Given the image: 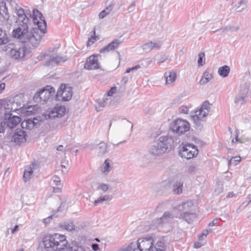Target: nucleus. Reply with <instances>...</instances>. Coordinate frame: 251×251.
<instances>
[{
	"instance_id": "obj_5",
	"label": "nucleus",
	"mask_w": 251,
	"mask_h": 251,
	"mask_svg": "<svg viewBox=\"0 0 251 251\" xmlns=\"http://www.w3.org/2000/svg\"><path fill=\"white\" fill-rule=\"evenodd\" d=\"M3 50L8 52L12 58L16 60L22 59L27 52V49L25 46L16 47L13 43L8 44Z\"/></svg>"
},
{
	"instance_id": "obj_37",
	"label": "nucleus",
	"mask_w": 251,
	"mask_h": 251,
	"mask_svg": "<svg viewBox=\"0 0 251 251\" xmlns=\"http://www.w3.org/2000/svg\"><path fill=\"white\" fill-rule=\"evenodd\" d=\"M70 251H85L84 247L76 242H72L70 246Z\"/></svg>"
},
{
	"instance_id": "obj_24",
	"label": "nucleus",
	"mask_w": 251,
	"mask_h": 251,
	"mask_svg": "<svg viewBox=\"0 0 251 251\" xmlns=\"http://www.w3.org/2000/svg\"><path fill=\"white\" fill-rule=\"evenodd\" d=\"M213 78V75L210 73L208 69H206L201 77V80L199 81V83L201 85H204L208 83Z\"/></svg>"
},
{
	"instance_id": "obj_48",
	"label": "nucleus",
	"mask_w": 251,
	"mask_h": 251,
	"mask_svg": "<svg viewBox=\"0 0 251 251\" xmlns=\"http://www.w3.org/2000/svg\"><path fill=\"white\" fill-rule=\"evenodd\" d=\"M42 118L40 116H36V117L34 118L33 120H34V121L36 123V127H38V126L40 125V123L42 122Z\"/></svg>"
},
{
	"instance_id": "obj_13",
	"label": "nucleus",
	"mask_w": 251,
	"mask_h": 251,
	"mask_svg": "<svg viewBox=\"0 0 251 251\" xmlns=\"http://www.w3.org/2000/svg\"><path fill=\"white\" fill-rule=\"evenodd\" d=\"M153 242V238L151 236H147L139 238L137 243L138 244L139 248H141L143 251H151V249L152 248Z\"/></svg>"
},
{
	"instance_id": "obj_7",
	"label": "nucleus",
	"mask_w": 251,
	"mask_h": 251,
	"mask_svg": "<svg viewBox=\"0 0 251 251\" xmlns=\"http://www.w3.org/2000/svg\"><path fill=\"white\" fill-rule=\"evenodd\" d=\"M198 153L197 147L191 143L184 144L180 149L179 155L187 159L194 157Z\"/></svg>"
},
{
	"instance_id": "obj_29",
	"label": "nucleus",
	"mask_w": 251,
	"mask_h": 251,
	"mask_svg": "<svg viewBox=\"0 0 251 251\" xmlns=\"http://www.w3.org/2000/svg\"><path fill=\"white\" fill-rule=\"evenodd\" d=\"M34 120H33L32 118H29L25 120L22 123V126L23 128L25 127L28 129H32L34 127L37 128L36 123H35Z\"/></svg>"
},
{
	"instance_id": "obj_36",
	"label": "nucleus",
	"mask_w": 251,
	"mask_h": 251,
	"mask_svg": "<svg viewBox=\"0 0 251 251\" xmlns=\"http://www.w3.org/2000/svg\"><path fill=\"white\" fill-rule=\"evenodd\" d=\"M183 183L181 181H176L173 184V191L175 194H180L182 193Z\"/></svg>"
},
{
	"instance_id": "obj_54",
	"label": "nucleus",
	"mask_w": 251,
	"mask_h": 251,
	"mask_svg": "<svg viewBox=\"0 0 251 251\" xmlns=\"http://www.w3.org/2000/svg\"><path fill=\"white\" fill-rule=\"evenodd\" d=\"M209 231L207 229L204 230L201 233L199 236V239L200 240H202V237L203 236H206L208 234Z\"/></svg>"
},
{
	"instance_id": "obj_61",
	"label": "nucleus",
	"mask_w": 251,
	"mask_h": 251,
	"mask_svg": "<svg viewBox=\"0 0 251 251\" xmlns=\"http://www.w3.org/2000/svg\"><path fill=\"white\" fill-rule=\"evenodd\" d=\"M5 109H6V108L3 106L1 100H0V114L1 113L2 110H5Z\"/></svg>"
},
{
	"instance_id": "obj_25",
	"label": "nucleus",
	"mask_w": 251,
	"mask_h": 251,
	"mask_svg": "<svg viewBox=\"0 0 251 251\" xmlns=\"http://www.w3.org/2000/svg\"><path fill=\"white\" fill-rule=\"evenodd\" d=\"M151 251H166V246L164 241L159 240L155 244L152 243Z\"/></svg>"
},
{
	"instance_id": "obj_52",
	"label": "nucleus",
	"mask_w": 251,
	"mask_h": 251,
	"mask_svg": "<svg viewBox=\"0 0 251 251\" xmlns=\"http://www.w3.org/2000/svg\"><path fill=\"white\" fill-rule=\"evenodd\" d=\"M197 169V166L195 165H191L188 168V172L190 173H194Z\"/></svg>"
},
{
	"instance_id": "obj_50",
	"label": "nucleus",
	"mask_w": 251,
	"mask_h": 251,
	"mask_svg": "<svg viewBox=\"0 0 251 251\" xmlns=\"http://www.w3.org/2000/svg\"><path fill=\"white\" fill-rule=\"evenodd\" d=\"M52 180L56 185H59L60 182V178L59 176H54L52 178Z\"/></svg>"
},
{
	"instance_id": "obj_33",
	"label": "nucleus",
	"mask_w": 251,
	"mask_h": 251,
	"mask_svg": "<svg viewBox=\"0 0 251 251\" xmlns=\"http://www.w3.org/2000/svg\"><path fill=\"white\" fill-rule=\"evenodd\" d=\"M110 160L106 159L101 166V172L105 175L108 174L112 168L110 165Z\"/></svg>"
},
{
	"instance_id": "obj_16",
	"label": "nucleus",
	"mask_w": 251,
	"mask_h": 251,
	"mask_svg": "<svg viewBox=\"0 0 251 251\" xmlns=\"http://www.w3.org/2000/svg\"><path fill=\"white\" fill-rule=\"evenodd\" d=\"M55 90L53 87L47 85L45 88L40 90L41 100L44 102H46L54 95Z\"/></svg>"
},
{
	"instance_id": "obj_58",
	"label": "nucleus",
	"mask_w": 251,
	"mask_h": 251,
	"mask_svg": "<svg viewBox=\"0 0 251 251\" xmlns=\"http://www.w3.org/2000/svg\"><path fill=\"white\" fill-rule=\"evenodd\" d=\"M217 221H218L217 219H213L212 222H210L208 224V226H215L217 223Z\"/></svg>"
},
{
	"instance_id": "obj_55",
	"label": "nucleus",
	"mask_w": 251,
	"mask_h": 251,
	"mask_svg": "<svg viewBox=\"0 0 251 251\" xmlns=\"http://www.w3.org/2000/svg\"><path fill=\"white\" fill-rule=\"evenodd\" d=\"M135 0H134V1L130 4V5L128 7V12L130 13L133 11V8L135 6Z\"/></svg>"
},
{
	"instance_id": "obj_32",
	"label": "nucleus",
	"mask_w": 251,
	"mask_h": 251,
	"mask_svg": "<svg viewBox=\"0 0 251 251\" xmlns=\"http://www.w3.org/2000/svg\"><path fill=\"white\" fill-rule=\"evenodd\" d=\"M195 218V214L193 213L185 212L180 215V219H181L188 223H190L193 219Z\"/></svg>"
},
{
	"instance_id": "obj_6",
	"label": "nucleus",
	"mask_w": 251,
	"mask_h": 251,
	"mask_svg": "<svg viewBox=\"0 0 251 251\" xmlns=\"http://www.w3.org/2000/svg\"><path fill=\"white\" fill-rule=\"evenodd\" d=\"M170 129L174 133L180 135L189 130L190 125L187 121L178 119L171 124Z\"/></svg>"
},
{
	"instance_id": "obj_42",
	"label": "nucleus",
	"mask_w": 251,
	"mask_h": 251,
	"mask_svg": "<svg viewBox=\"0 0 251 251\" xmlns=\"http://www.w3.org/2000/svg\"><path fill=\"white\" fill-rule=\"evenodd\" d=\"M192 204L191 202L190 201H186L183 202L181 205H179L178 206V209L179 210H188L189 209V206Z\"/></svg>"
},
{
	"instance_id": "obj_39",
	"label": "nucleus",
	"mask_w": 251,
	"mask_h": 251,
	"mask_svg": "<svg viewBox=\"0 0 251 251\" xmlns=\"http://www.w3.org/2000/svg\"><path fill=\"white\" fill-rule=\"evenodd\" d=\"M198 63L199 66H203L205 63V53L203 52H200L198 55Z\"/></svg>"
},
{
	"instance_id": "obj_31",
	"label": "nucleus",
	"mask_w": 251,
	"mask_h": 251,
	"mask_svg": "<svg viewBox=\"0 0 251 251\" xmlns=\"http://www.w3.org/2000/svg\"><path fill=\"white\" fill-rule=\"evenodd\" d=\"M9 41L10 38L6 31L0 27V46L8 43Z\"/></svg>"
},
{
	"instance_id": "obj_8",
	"label": "nucleus",
	"mask_w": 251,
	"mask_h": 251,
	"mask_svg": "<svg viewBox=\"0 0 251 251\" xmlns=\"http://www.w3.org/2000/svg\"><path fill=\"white\" fill-rule=\"evenodd\" d=\"M56 96L59 100L61 98L62 101L70 100L72 97V88L67 87L65 84H62L57 90Z\"/></svg>"
},
{
	"instance_id": "obj_30",
	"label": "nucleus",
	"mask_w": 251,
	"mask_h": 251,
	"mask_svg": "<svg viewBox=\"0 0 251 251\" xmlns=\"http://www.w3.org/2000/svg\"><path fill=\"white\" fill-rule=\"evenodd\" d=\"M164 77L166 84H170L175 81L176 77V73L171 71L166 72L164 74Z\"/></svg>"
},
{
	"instance_id": "obj_9",
	"label": "nucleus",
	"mask_w": 251,
	"mask_h": 251,
	"mask_svg": "<svg viewBox=\"0 0 251 251\" xmlns=\"http://www.w3.org/2000/svg\"><path fill=\"white\" fill-rule=\"evenodd\" d=\"M7 3L15 9L17 15L18 16V20L22 23L27 24L29 22V19L25 13L24 9L19 7L18 4L15 3L14 0H7Z\"/></svg>"
},
{
	"instance_id": "obj_27",
	"label": "nucleus",
	"mask_w": 251,
	"mask_h": 251,
	"mask_svg": "<svg viewBox=\"0 0 251 251\" xmlns=\"http://www.w3.org/2000/svg\"><path fill=\"white\" fill-rule=\"evenodd\" d=\"M118 251H143L141 248H139L137 243H131L128 246L123 247Z\"/></svg>"
},
{
	"instance_id": "obj_19",
	"label": "nucleus",
	"mask_w": 251,
	"mask_h": 251,
	"mask_svg": "<svg viewBox=\"0 0 251 251\" xmlns=\"http://www.w3.org/2000/svg\"><path fill=\"white\" fill-rule=\"evenodd\" d=\"M173 218L174 216L171 213L169 212H165L161 217L154 220L153 221V224L154 226H158L163 223L168 222Z\"/></svg>"
},
{
	"instance_id": "obj_12",
	"label": "nucleus",
	"mask_w": 251,
	"mask_h": 251,
	"mask_svg": "<svg viewBox=\"0 0 251 251\" xmlns=\"http://www.w3.org/2000/svg\"><path fill=\"white\" fill-rule=\"evenodd\" d=\"M28 28L27 24H20L13 30L12 35L14 37L20 39L22 42L28 33Z\"/></svg>"
},
{
	"instance_id": "obj_59",
	"label": "nucleus",
	"mask_w": 251,
	"mask_h": 251,
	"mask_svg": "<svg viewBox=\"0 0 251 251\" xmlns=\"http://www.w3.org/2000/svg\"><path fill=\"white\" fill-rule=\"evenodd\" d=\"M201 246H202V244L199 242H195L194 245V247L196 249H198V248L201 247Z\"/></svg>"
},
{
	"instance_id": "obj_28",
	"label": "nucleus",
	"mask_w": 251,
	"mask_h": 251,
	"mask_svg": "<svg viewBox=\"0 0 251 251\" xmlns=\"http://www.w3.org/2000/svg\"><path fill=\"white\" fill-rule=\"evenodd\" d=\"M8 5H10L7 3V0L6 2L2 3L0 5V15H1L4 20H8L9 17L7 9Z\"/></svg>"
},
{
	"instance_id": "obj_57",
	"label": "nucleus",
	"mask_w": 251,
	"mask_h": 251,
	"mask_svg": "<svg viewBox=\"0 0 251 251\" xmlns=\"http://www.w3.org/2000/svg\"><path fill=\"white\" fill-rule=\"evenodd\" d=\"M92 248L93 251H97L99 249V245L97 244H93L92 245Z\"/></svg>"
},
{
	"instance_id": "obj_2",
	"label": "nucleus",
	"mask_w": 251,
	"mask_h": 251,
	"mask_svg": "<svg viewBox=\"0 0 251 251\" xmlns=\"http://www.w3.org/2000/svg\"><path fill=\"white\" fill-rule=\"evenodd\" d=\"M174 140L172 136L167 135L161 136L154 141L148 150L149 154L156 157L160 156L169 151L173 148Z\"/></svg>"
},
{
	"instance_id": "obj_23",
	"label": "nucleus",
	"mask_w": 251,
	"mask_h": 251,
	"mask_svg": "<svg viewBox=\"0 0 251 251\" xmlns=\"http://www.w3.org/2000/svg\"><path fill=\"white\" fill-rule=\"evenodd\" d=\"M248 0H232V4L237 11H241L247 7Z\"/></svg>"
},
{
	"instance_id": "obj_44",
	"label": "nucleus",
	"mask_w": 251,
	"mask_h": 251,
	"mask_svg": "<svg viewBox=\"0 0 251 251\" xmlns=\"http://www.w3.org/2000/svg\"><path fill=\"white\" fill-rule=\"evenodd\" d=\"M109 186L105 183H99L97 190L101 189L103 192H106L108 189Z\"/></svg>"
},
{
	"instance_id": "obj_4",
	"label": "nucleus",
	"mask_w": 251,
	"mask_h": 251,
	"mask_svg": "<svg viewBox=\"0 0 251 251\" xmlns=\"http://www.w3.org/2000/svg\"><path fill=\"white\" fill-rule=\"evenodd\" d=\"M40 60H45L44 65L47 67H53L58 65L60 62H65L67 60L66 56H61L58 54H50L48 52L41 53L37 57Z\"/></svg>"
},
{
	"instance_id": "obj_10",
	"label": "nucleus",
	"mask_w": 251,
	"mask_h": 251,
	"mask_svg": "<svg viewBox=\"0 0 251 251\" xmlns=\"http://www.w3.org/2000/svg\"><path fill=\"white\" fill-rule=\"evenodd\" d=\"M21 118L17 116H12L11 113L4 112L3 123H5L6 127L13 128L20 122Z\"/></svg>"
},
{
	"instance_id": "obj_21",
	"label": "nucleus",
	"mask_w": 251,
	"mask_h": 251,
	"mask_svg": "<svg viewBox=\"0 0 251 251\" xmlns=\"http://www.w3.org/2000/svg\"><path fill=\"white\" fill-rule=\"evenodd\" d=\"M248 93V89L241 90L240 93L235 98L234 102L237 105H242L246 102L245 98Z\"/></svg>"
},
{
	"instance_id": "obj_17",
	"label": "nucleus",
	"mask_w": 251,
	"mask_h": 251,
	"mask_svg": "<svg viewBox=\"0 0 251 251\" xmlns=\"http://www.w3.org/2000/svg\"><path fill=\"white\" fill-rule=\"evenodd\" d=\"M26 132L22 129H17L12 137V141L19 144L26 141Z\"/></svg>"
},
{
	"instance_id": "obj_40",
	"label": "nucleus",
	"mask_w": 251,
	"mask_h": 251,
	"mask_svg": "<svg viewBox=\"0 0 251 251\" xmlns=\"http://www.w3.org/2000/svg\"><path fill=\"white\" fill-rule=\"evenodd\" d=\"M110 199V196L109 195H104L98 198V199L95 200L94 202V204L97 206L98 204L102 203L103 201H107Z\"/></svg>"
},
{
	"instance_id": "obj_60",
	"label": "nucleus",
	"mask_w": 251,
	"mask_h": 251,
	"mask_svg": "<svg viewBox=\"0 0 251 251\" xmlns=\"http://www.w3.org/2000/svg\"><path fill=\"white\" fill-rule=\"evenodd\" d=\"M5 87V84L4 83H0V93L4 89Z\"/></svg>"
},
{
	"instance_id": "obj_3",
	"label": "nucleus",
	"mask_w": 251,
	"mask_h": 251,
	"mask_svg": "<svg viewBox=\"0 0 251 251\" xmlns=\"http://www.w3.org/2000/svg\"><path fill=\"white\" fill-rule=\"evenodd\" d=\"M43 243L46 251H66L68 244L65 236L58 233L44 237Z\"/></svg>"
},
{
	"instance_id": "obj_64",
	"label": "nucleus",
	"mask_w": 251,
	"mask_h": 251,
	"mask_svg": "<svg viewBox=\"0 0 251 251\" xmlns=\"http://www.w3.org/2000/svg\"><path fill=\"white\" fill-rule=\"evenodd\" d=\"M234 196V194L233 192H230L228 194L227 197L232 198Z\"/></svg>"
},
{
	"instance_id": "obj_51",
	"label": "nucleus",
	"mask_w": 251,
	"mask_h": 251,
	"mask_svg": "<svg viewBox=\"0 0 251 251\" xmlns=\"http://www.w3.org/2000/svg\"><path fill=\"white\" fill-rule=\"evenodd\" d=\"M239 26H230V27H226L225 28H224L223 30V32H224V31H227V30H231L232 31H237L239 29Z\"/></svg>"
},
{
	"instance_id": "obj_49",
	"label": "nucleus",
	"mask_w": 251,
	"mask_h": 251,
	"mask_svg": "<svg viewBox=\"0 0 251 251\" xmlns=\"http://www.w3.org/2000/svg\"><path fill=\"white\" fill-rule=\"evenodd\" d=\"M188 111V108L186 106L182 105L179 107V112L181 113L187 114Z\"/></svg>"
},
{
	"instance_id": "obj_47",
	"label": "nucleus",
	"mask_w": 251,
	"mask_h": 251,
	"mask_svg": "<svg viewBox=\"0 0 251 251\" xmlns=\"http://www.w3.org/2000/svg\"><path fill=\"white\" fill-rule=\"evenodd\" d=\"M209 105H210V103L208 102V101H205L203 103L201 108L203 109L204 111L207 110V111H209V108H210Z\"/></svg>"
},
{
	"instance_id": "obj_63",
	"label": "nucleus",
	"mask_w": 251,
	"mask_h": 251,
	"mask_svg": "<svg viewBox=\"0 0 251 251\" xmlns=\"http://www.w3.org/2000/svg\"><path fill=\"white\" fill-rule=\"evenodd\" d=\"M63 149V146L62 145H59L57 148V150L58 151H61Z\"/></svg>"
},
{
	"instance_id": "obj_20",
	"label": "nucleus",
	"mask_w": 251,
	"mask_h": 251,
	"mask_svg": "<svg viewBox=\"0 0 251 251\" xmlns=\"http://www.w3.org/2000/svg\"><path fill=\"white\" fill-rule=\"evenodd\" d=\"M38 168V165L35 162H32L29 166H27L25 169L23 175L25 181L29 180L33 174V170H37Z\"/></svg>"
},
{
	"instance_id": "obj_46",
	"label": "nucleus",
	"mask_w": 251,
	"mask_h": 251,
	"mask_svg": "<svg viewBox=\"0 0 251 251\" xmlns=\"http://www.w3.org/2000/svg\"><path fill=\"white\" fill-rule=\"evenodd\" d=\"M5 128V123L0 120V137L1 136V134L4 133Z\"/></svg>"
},
{
	"instance_id": "obj_45",
	"label": "nucleus",
	"mask_w": 251,
	"mask_h": 251,
	"mask_svg": "<svg viewBox=\"0 0 251 251\" xmlns=\"http://www.w3.org/2000/svg\"><path fill=\"white\" fill-rule=\"evenodd\" d=\"M41 93H40V90L37 92L33 97V100L36 102H40L42 101L41 100Z\"/></svg>"
},
{
	"instance_id": "obj_1",
	"label": "nucleus",
	"mask_w": 251,
	"mask_h": 251,
	"mask_svg": "<svg viewBox=\"0 0 251 251\" xmlns=\"http://www.w3.org/2000/svg\"><path fill=\"white\" fill-rule=\"evenodd\" d=\"M32 16L33 23L37 25V27L32 28L30 32H28L22 42L35 48L39 45L42 37L47 32V24L42 14L38 10H33Z\"/></svg>"
},
{
	"instance_id": "obj_38",
	"label": "nucleus",
	"mask_w": 251,
	"mask_h": 251,
	"mask_svg": "<svg viewBox=\"0 0 251 251\" xmlns=\"http://www.w3.org/2000/svg\"><path fill=\"white\" fill-rule=\"evenodd\" d=\"M59 226L68 231H72L75 228V226L72 222H64L63 224H60Z\"/></svg>"
},
{
	"instance_id": "obj_43",
	"label": "nucleus",
	"mask_w": 251,
	"mask_h": 251,
	"mask_svg": "<svg viewBox=\"0 0 251 251\" xmlns=\"http://www.w3.org/2000/svg\"><path fill=\"white\" fill-rule=\"evenodd\" d=\"M97 37L96 36V32L95 30H93V34L91 36V37L88 39V40L87 42V46H90L92 44L94 43V42L97 40Z\"/></svg>"
},
{
	"instance_id": "obj_53",
	"label": "nucleus",
	"mask_w": 251,
	"mask_h": 251,
	"mask_svg": "<svg viewBox=\"0 0 251 251\" xmlns=\"http://www.w3.org/2000/svg\"><path fill=\"white\" fill-rule=\"evenodd\" d=\"M116 91V87H112L107 92V95L108 96H112L113 94L115 93Z\"/></svg>"
},
{
	"instance_id": "obj_22",
	"label": "nucleus",
	"mask_w": 251,
	"mask_h": 251,
	"mask_svg": "<svg viewBox=\"0 0 251 251\" xmlns=\"http://www.w3.org/2000/svg\"><path fill=\"white\" fill-rule=\"evenodd\" d=\"M161 46V45L160 42L158 43L150 41L144 44L142 46V48L145 52H149L151 51L153 48H157L158 49H160Z\"/></svg>"
},
{
	"instance_id": "obj_35",
	"label": "nucleus",
	"mask_w": 251,
	"mask_h": 251,
	"mask_svg": "<svg viewBox=\"0 0 251 251\" xmlns=\"http://www.w3.org/2000/svg\"><path fill=\"white\" fill-rule=\"evenodd\" d=\"M114 6V4L111 3L109 6L106 7V8L105 9L102 10L99 14V18L100 19L104 18L113 9Z\"/></svg>"
},
{
	"instance_id": "obj_62",
	"label": "nucleus",
	"mask_w": 251,
	"mask_h": 251,
	"mask_svg": "<svg viewBox=\"0 0 251 251\" xmlns=\"http://www.w3.org/2000/svg\"><path fill=\"white\" fill-rule=\"evenodd\" d=\"M18 228H19V226L18 225H16L14 228L12 229V233H14L15 232H16V231H17L18 230Z\"/></svg>"
},
{
	"instance_id": "obj_34",
	"label": "nucleus",
	"mask_w": 251,
	"mask_h": 251,
	"mask_svg": "<svg viewBox=\"0 0 251 251\" xmlns=\"http://www.w3.org/2000/svg\"><path fill=\"white\" fill-rule=\"evenodd\" d=\"M219 75L223 77H226L230 72V68L227 65H224L221 67H220L218 69Z\"/></svg>"
},
{
	"instance_id": "obj_41",
	"label": "nucleus",
	"mask_w": 251,
	"mask_h": 251,
	"mask_svg": "<svg viewBox=\"0 0 251 251\" xmlns=\"http://www.w3.org/2000/svg\"><path fill=\"white\" fill-rule=\"evenodd\" d=\"M106 102L104 100H99L96 105V110L97 112L101 110V108L105 106Z\"/></svg>"
},
{
	"instance_id": "obj_15",
	"label": "nucleus",
	"mask_w": 251,
	"mask_h": 251,
	"mask_svg": "<svg viewBox=\"0 0 251 251\" xmlns=\"http://www.w3.org/2000/svg\"><path fill=\"white\" fill-rule=\"evenodd\" d=\"M66 112V107L62 105L57 104L49 112V118H60L62 117Z\"/></svg>"
},
{
	"instance_id": "obj_11",
	"label": "nucleus",
	"mask_w": 251,
	"mask_h": 251,
	"mask_svg": "<svg viewBox=\"0 0 251 251\" xmlns=\"http://www.w3.org/2000/svg\"><path fill=\"white\" fill-rule=\"evenodd\" d=\"M100 54H93L86 59L84 68L87 70H95L100 68V63L98 57H100Z\"/></svg>"
},
{
	"instance_id": "obj_14",
	"label": "nucleus",
	"mask_w": 251,
	"mask_h": 251,
	"mask_svg": "<svg viewBox=\"0 0 251 251\" xmlns=\"http://www.w3.org/2000/svg\"><path fill=\"white\" fill-rule=\"evenodd\" d=\"M209 113V111H204L203 109L200 108L194 112V114H192L191 116L196 125L199 127V128L202 127L201 121L204 117H205Z\"/></svg>"
},
{
	"instance_id": "obj_18",
	"label": "nucleus",
	"mask_w": 251,
	"mask_h": 251,
	"mask_svg": "<svg viewBox=\"0 0 251 251\" xmlns=\"http://www.w3.org/2000/svg\"><path fill=\"white\" fill-rule=\"evenodd\" d=\"M123 41L118 39H115L107 45L104 47L100 50V53L108 52L117 49L118 46L123 43Z\"/></svg>"
},
{
	"instance_id": "obj_26",
	"label": "nucleus",
	"mask_w": 251,
	"mask_h": 251,
	"mask_svg": "<svg viewBox=\"0 0 251 251\" xmlns=\"http://www.w3.org/2000/svg\"><path fill=\"white\" fill-rule=\"evenodd\" d=\"M96 151L99 156H101L106 153L108 151L107 146L103 142L99 143L96 148Z\"/></svg>"
},
{
	"instance_id": "obj_56",
	"label": "nucleus",
	"mask_w": 251,
	"mask_h": 251,
	"mask_svg": "<svg viewBox=\"0 0 251 251\" xmlns=\"http://www.w3.org/2000/svg\"><path fill=\"white\" fill-rule=\"evenodd\" d=\"M52 217H53V215H50L49 217H48V218L44 219V223L45 224H49L50 222V220L52 219Z\"/></svg>"
}]
</instances>
